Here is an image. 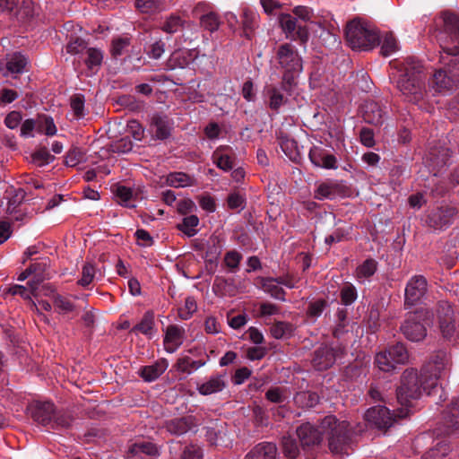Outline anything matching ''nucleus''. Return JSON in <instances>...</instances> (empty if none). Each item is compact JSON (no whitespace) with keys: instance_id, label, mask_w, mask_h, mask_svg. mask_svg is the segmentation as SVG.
I'll return each instance as SVG.
<instances>
[{"instance_id":"1","label":"nucleus","mask_w":459,"mask_h":459,"mask_svg":"<svg viewBox=\"0 0 459 459\" xmlns=\"http://www.w3.org/2000/svg\"><path fill=\"white\" fill-rule=\"evenodd\" d=\"M450 365V356L444 351L433 354L430 359L423 366L420 376L413 368L406 369L402 377L401 385L397 389V400L401 409L395 415L405 418L412 406V401L420 397L422 391L428 395H433L440 391V399L446 400L445 394L439 379L446 374Z\"/></svg>"},{"instance_id":"2","label":"nucleus","mask_w":459,"mask_h":459,"mask_svg":"<svg viewBox=\"0 0 459 459\" xmlns=\"http://www.w3.org/2000/svg\"><path fill=\"white\" fill-rule=\"evenodd\" d=\"M443 21L451 42L441 41L443 53L440 62L447 67V71L438 69L429 79V90L433 95L449 94L459 82L455 76V71L459 70V18L455 13H444Z\"/></svg>"},{"instance_id":"3","label":"nucleus","mask_w":459,"mask_h":459,"mask_svg":"<svg viewBox=\"0 0 459 459\" xmlns=\"http://www.w3.org/2000/svg\"><path fill=\"white\" fill-rule=\"evenodd\" d=\"M351 431L346 420H339L333 415L325 416L320 423V430L309 422L297 429V435L304 449L318 445L322 436L328 439V446L334 455H348L351 444Z\"/></svg>"},{"instance_id":"4","label":"nucleus","mask_w":459,"mask_h":459,"mask_svg":"<svg viewBox=\"0 0 459 459\" xmlns=\"http://www.w3.org/2000/svg\"><path fill=\"white\" fill-rule=\"evenodd\" d=\"M423 79L422 64L414 58H408L399 68L397 88L408 101L419 103L425 94Z\"/></svg>"},{"instance_id":"5","label":"nucleus","mask_w":459,"mask_h":459,"mask_svg":"<svg viewBox=\"0 0 459 459\" xmlns=\"http://www.w3.org/2000/svg\"><path fill=\"white\" fill-rule=\"evenodd\" d=\"M445 429H437V436H448L459 429V399H454L443 413ZM435 445L422 456V459H442L450 452V446L444 437H437Z\"/></svg>"},{"instance_id":"6","label":"nucleus","mask_w":459,"mask_h":459,"mask_svg":"<svg viewBox=\"0 0 459 459\" xmlns=\"http://www.w3.org/2000/svg\"><path fill=\"white\" fill-rule=\"evenodd\" d=\"M345 38L353 50L368 51L377 45L379 33L368 22L361 19H354L346 26Z\"/></svg>"},{"instance_id":"7","label":"nucleus","mask_w":459,"mask_h":459,"mask_svg":"<svg viewBox=\"0 0 459 459\" xmlns=\"http://www.w3.org/2000/svg\"><path fill=\"white\" fill-rule=\"evenodd\" d=\"M278 64L283 72V83L291 88L303 70L302 59L291 44H282L276 53Z\"/></svg>"},{"instance_id":"8","label":"nucleus","mask_w":459,"mask_h":459,"mask_svg":"<svg viewBox=\"0 0 459 459\" xmlns=\"http://www.w3.org/2000/svg\"><path fill=\"white\" fill-rule=\"evenodd\" d=\"M434 315L427 309L416 311L407 317L401 329L411 342H420L427 334L426 325L433 324Z\"/></svg>"},{"instance_id":"9","label":"nucleus","mask_w":459,"mask_h":459,"mask_svg":"<svg viewBox=\"0 0 459 459\" xmlns=\"http://www.w3.org/2000/svg\"><path fill=\"white\" fill-rule=\"evenodd\" d=\"M437 318L442 336L453 344H459V318L447 301L439 302Z\"/></svg>"},{"instance_id":"10","label":"nucleus","mask_w":459,"mask_h":459,"mask_svg":"<svg viewBox=\"0 0 459 459\" xmlns=\"http://www.w3.org/2000/svg\"><path fill=\"white\" fill-rule=\"evenodd\" d=\"M309 26L311 30L318 33V37L322 39L323 41H329V43L332 44L337 42L335 37L337 24L330 13H326L322 15L314 14V18Z\"/></svg>"},{"instance_id":"11","label":"nucleus","mask_w":459,"mask_h":459,"mask_svg":"<svg viewBox=\"0 0 459 459\" xmlns=\"http://www.w3.org/2000/svg\"><path fill=\"white\" fill-rule=\"evenodd\" d=\"M280 24L286 38L290 39H299L302 42H306L308 39V29L299 24L297 19L290 14H281Z\"/></svg>"},{"instance_id":"12","label":"nucleus","mask_w":459,"mask_h":459,"mask_svg":"<svg viewBox=\"0 0 459 459\" xmlns=\"http://www.w3.org/2000/svg\"><path fill=\"white\" fill-rule=\"evenodd\" d=\"M455 213L454 207L447 205L437 207L428 214L427 223L435 230H443L452 223Z\"/></svg>"},{"instance_id":"13","label":"nucleus","mask_w":459,"mask_h":459,"mask_svg":"<svg viewBox=\"0 0 459 459\" xmlns=\"http://www.w3.org/2000/svg\"><path fill=\"white\" fill-rule=\"evenodd\" d=\"M364 417L366 421L379 429L391 427L394 421V415L385 406H374L369 408Z\"/></svg>"},{"instance_id":"14","label":"nucleus","mask_w":459,"mask_h":459,"mask_svg":"<svg viewBox=\"0 0 459 459\" xmlns=\"http://www.w3.org/2000/svg\"><path fill=\"white\" fill-rule=\"evenodd\" d=\"M426 291L427 280L421 275L413 276L405 288V305H415L424 297Z\"/></svg>"},{"instance_id":"15","label":"nucleus","mask_w":459,"mask_h":459,"mask_svg":"<svg viewBox=\"0 0 459 459\" xmlns=\"http://www.w3.org/2000/svg\"><path fill=\"white\" fill-rule=\"evenodd\" d=\"M32 420L42 426H51L55 405L50 402H36L29 407Z\"/></svg>"},{"instance_id":"16","label":"nucleus","mask_w":459,"mask_h":459,"mask_svg":"<svg viewBox=\"0 0 459 459\" xmlns=\"http://www.w3.org/2000/svg\"><path fill=\"white\" fill-rule=\"evenodd\" d=\"M281 285H284L290 289L297 287L294 280L290 278L282 279L281 281L273 278L263 279L262 281L260 280V289H262L265 293L276 299L285 300L284 291Z\"/></svg>"},{"instance_id":"17","label":"nucleus","mask_w":459,"mask_h":459,"mask_svg":"<svg viewBox=\"0 0 459 459\" xmlns=\"http://www.w3.org/2000/svg\"><path fill=\"white\" fill-rule=\"evenodd\" d=\"M199 55L196 48L186 49L179 48L176 49L171 53L169 59L167 60L166 65L169 69L174 70L177 68H185L194 62Z\"/></svg>"},{"instance_id":"18","label":"nucleus","mask_w":459,"mask_h":459,"mask_svg":"<svg viewBox=\"0 0 459 459\" xmlns=\"http://www.w3.org/2000/svg\"><path fill=\"white\" fill-rule=\"evenodd\" d=\"M197 426L195 416L187 415L168 420L164 422L163 428L171 435L181 436Z\"/></svg>"},{"instance_id":"19","label":"nucleus","mask_w":459,"mask_h":459,"mask_svg":"<svg viewBox=\"0 0 459 459\" xmlns=\"http://www.w3.org/2000/svg\"><path fill=\"white\" fill-rule=\"evenodd\" d=\"M160 455L158 446L149 441H137L131 444L127 450V459L156 458Z\"/></svg>"},{"instance_id":"20","label":"nucleus","mask_w":459,"mask_h":459,"mask_svg":"<svg viewBox=\"0 0 459 459\" xmlns=\"http://www.w3.org/2000/svg\"><path fill=\"white\" fill-rule=\"evenodd\" d=\"M308 157L312 164L316 167L326 169L337 168L336 158L333 154L328 153L322 146L314 145L311 147Z\"/></svg>"},{"instance_id":"21","label":"nucleus","mask_w":459,"mask_h":459,"mask_svg":"<svg viewBox=\"0 0 459 459\" xmlns=\"http://www.w3.org/2000/svg\"><path fill=\"white\" fill-rule=\"evenodd\" d=\"M339 353L332 347L324 346L315 352L313 366L317 370L327 369L336 361Z\"/></svg>"},{"instance_id":"22","label":"nucleus","mask_w":459,"mask_h":459,"mask_svg":"<svg viewBox=\"0 0 459 459\" xmlns=\"http://www.w3.org/2000/svg\"><path fill=\"white\" fill-rule=\"evenodd\" d=\"M185 336V329L176 325L167 327L164 337L165 350L169 352H175L183 343Z\"/></svg>"},{"instance_id":"23","label":"nucleus","mask_w":459,"mask_h":459,"mask_svg":"<svg viewBox=\"0 0 459 459\" xmlns=\"http://www.w3.org/2000/svg\"><path fill=\"white\" fill-rule=\"evenodd\" d=\"M385 112L374 101L368 102L363 108V118L368 124L380 126L384 122Z\"/></svg>"},{"instance_id":"24","label":"nucleus","mask_w":459,"mask_h":459,"mask_svg":"<svg viewBox=\"0 0 459 459\" xmlns=\"http://www.w3.org/2000/svg\"><path fill=\"white\" fill-rule=\"evenodd\" d=\"M169 367L166 359H160L154 364L141 368L140 376L147 382L156 380Z\"/></svg>"},{"instance_id":"25","label":"nucleus","mask_w":459,"mask_h":459,"mask_svg":"<svg viewBox=\"0 0 459 459\" xmlns=\"http://www.w3.org/2000/svg\"><path fill=\"white\" fill-rule=\"evenodd\" d=\"M28 64L27 58L20 54L15 53L10 58H8L5 70L3 72L4 76H8L9 74H18L23 73L26 65Z\"/></svg>"},{"instance_id":"26","label":"nucleus","mask_w":459,"mask_h":459,"mask_svg":"<svg viewBox=\"0 0 459 459\" xmlns=\"http://www.w3.org/2000/svg\"><path fill=\"white\" fill-rule=\"evenodd\" d=\"M226 387V382L222 376L212 377L207 382L197 386L202 395H210L222 391Z\"/></svg>"},{"instance_id":"27","label":"nucleus","mask_w":459,"mask_h":459,"mask_svg":"<svg viewBox=\"0 0 459 459\" xmlns=\"http://www.w3.org/2000/svg\"><path fill=\"white\" fill-rule=\"evenodd\" d=\"M152 125L154 126L155 136L160 140L169 137L171 124L167 117L154 115L152 118Z\"/></svg>"},{"instance_id":"28","label":"nucleus","mask_w":459,"mask_h":459,"mask_svg":"<svg viewBox=\"0 0 459 459\" xmlns=\"http://www.w3.org/2000/svg\"><path fill=\"white\" fill-rule=\"evenodd\" d=\"M178 450L176 447H169V455L171 459H203V451L197 445L189 444L181 449L179 456H177Z\"/></svg>"},{"instance_id":"29","label":"nucleus","mask_w":459,"mask_h":459,"mask_svg":"<svg viewBox=\"0 0 459 459\" xmlns=\"http://www.w3.org/2000/svg\"><path fill=\"white\" fill-rule=\"evenodd\" d=\"M377 45L381 46V54L384 56H389L399 49V44L392 32H385L379 35Z\"/></svg>"},{"instance_id":"30","label":"nucleus","mask_w":459,"mask_h":459,"mask_svg":"<svg viewBox=\"0 0 459 459\" xmlns=\"http://www.w3.org/2000/svg\"><path fill=\"white\" fill-rule=\"evenodd\" d=\"M228 149L229 146H220L212 153L213 162L219 169L224 171L231 170L234 166L233 159L229 154L223 152L225 150Z\"/></svg>"},{"instance_id":"31","label":"nucleus","mask_w":459,"mask_h":459,"mask_svg":"<svg viewBox=\"0 0 459 459\" xmlns=\"http://www.w3.org/2000/svg\"><path fill=\"white\" fill-rule=\"evenodd\" d=\"M206 360L204 359L193 360L188 356H183L178 359L175 364V368L178 371L189 375L194 370H196L199 368L204 366Z\"/></svg>"},{"instance_id":"32","label":"nucleus","mask_w":459,"mask_h":459,"mask_svg":"<svg viewBox=\"0 0 459 459\" xmlns=\"http://www.w3.org/2000/svg\"><path fill=\"white\" fill-rule=\"evenodd\" d=\"M377 268V263L374 259H367L356 269V278L359 282L364 283L368 281Z\"/></svg>"},{"instance_id":"33","label":"nucleus","mask_w":459,"mask_h":459,"mask_svg":"<svg viewBox=\"0 0 459 459\" xmlns=\"http://www.w3.org/2000/svg\"><path fill=\"white\" fill-rule=\"evenodd\" d=\"M84 55L85 58L83 61L87 68L90 70L99 69L103 60L102 51L96 48H88Z\"/></svg>"},{"instance_id":"34","label":"nucleus","mask_w":459,"mask_h":459,"mask_svg":"<svg viewBox=\"0 0 459 459\" xmlns=\"http://www.w3.org/2000/svg\"><path fill=\"white\" fill-rule=\"evenodd\" d=\"M385 351L391 356V359L394 362L395 366L406 363L409 359L408 351L404 345L402 343L390 346Z\"/></svg>"},{"instance_id":"35","label":"nucleus","mask_w":459,"mask_h":459,"mask_svg":"<svg viewBox=\"0 0 459 459\" xmlns=\"http://www.w3.org/2000/svg\"><path fill=\"white\" fill-rule=\"evenodd\" d=\"M199 224V219L196 215H189L183 219L177 228L187 237H193L197 233L196 227Z\"/></svg>"},{"instance_id":"36","label":"nucleus","mask_w":459,"mask_h":459,"mask_svg":"<svg viewBox=\"0 0 459 459\" xmlns=\"http://www.w3.org/2000/svg\"><path fill=\"white\" fill-rule=\"evenodd\" d=\"M375 363L377 367L384 372H392L396 368L386 351H381L376 355Z\"/></svg>"},{"instance_id":"37","label":"nucleus","mask_w":459,"mask_h":459,"mask_svg":"<svg viewBox=\"0 0 459 459\" xmlns=\"http://www.w3.org/2000/svg\"><path fill=\"white\" fill-rule=\"evenodd\" d=\"M167 184L173 187H184L192 184L191 178L182 172L170 173L167 177Z\"/></svg>"},{"instance_id":"38","label":"nucleus","mask_w":459,"mask_h":459,"mask_svg":"<svg viewBox=\"0 0 459 459\" xmlns=\"http://www.w3.org/2000/svg\"><path fill=\"white\" fill-rule=\"evenodd\" d=\"M52 300L54 307L58 310L59 313L67 314L74 310L75 307L74 303L67 297H64L59 294H54Z\"/></svg>"},{"instance_id":"39","label":"nucleus","mask_w":459,"mask_h":459,"mask_svg":"<svg viewBox=\"0 0 459 459\" xmlns=\"http://www.w3.org/2000/svg\"><path fill=\"white\" fill-rule=\"evenodd\" d=\"M336 186L332 183H322L318 186L315 197L319 200L333 199L336 195Z\"/></svg>"},{"instance_id":"40","label":"nucleus","mask_w":459,"mask_h":459,"mask_svg":"<svg viewBox=\"0 0 459 459\" xmlns=\"http://www.w3.org/2000/svg\"><path fill=\"white\" fill-rule=\"evenodd\" d=\"M15 14L17 18L24 22L34 15V3L32 0H22V4L17 8Z\"/></svg>"},{"instance_id":"41","label":"nucleus","mask_w":459,"mask_h":459,"mask_svg":"<svg viewBox=\"0 0 459 459\" xmlns=\"http://www.w3.org/2000/svg\"><path fill=\"white\" fill-rule=\"evenodd\" d=\"M154 325V315L152 312H146L141 322L137 324L134 330L141 332L143 334H151Z\"/></svg>"},{"instance_id":"42","label":"nucleus","mask_w":459,"mask_h":459,"mask_svg":"<svg viewBox=\"0 0 459 459\" xmlns=\"http://www.w3.org/2000/svg\"><path fill=\"white\" fill-rule=\"evenodd\" d=\"M293 326L290 324L285 322H277L271 328V333L273 337L280 339L285 338L291 334Z\"/></svg>"},{"instance_id":"43","label":"nucleus","mask_w":459,"mask_h":459,"mask_svg":"<svg viewBox=\"0 0 459 459\" xmlns=\"http://www.w3.org/2000/svg\"><path fill=\"white\" fill-rule=\"evenodd\" d=\"M115 194L118 204L126 207H134V205L129 204V201L133 196V192L130 187L117 186Z\"/></svg>"},{"instance_id":"44","label":"nucleus","mask_w":459,"mask_h":459,"mask_svg":"<svg viewBox=\"0 0 459 459\" xmlns=\"http://www.w3.org/2000/svg\"><path fill=\"white\" fill-rule=\"evenodd\" d=\"M200 23L203 28L211 32L217 30L220 25L218 15L214 13L203 15L200 19Z\"/></svg>"},{"instance_id":"45","label":"nucleus","mask_w":459,"mask_h":459,"mask_svg":"<svg viewBox=\"0 0 459 459\" xmlns=\"http://www.w3.org/2000/svg\"><path fill=\"white\" fill-rule=\"evenodd\" d=\"M197 305L193 297H187L185 299L184 307L178 309V316L183 320L189 319L192 315L196 311Z\"/></svg>"},{"instance_id":"46","label":"nucleus","mask_w":459,"mask_h":459,"mask_svg":"<svg viewBox=\"0 0 459 459\" xmlns=\"http://www.w3.org/2000/svg\"><path fill=\"white\" fill-rule=\"evenodd\" d=\"M184 22L179 16L171 15L161 26V30L166 33H175L181 27H183Z\"/></svg>"},{"instance_id":"47","label":"nucleus","mask_w":459,"mask_h":459,"mask_svg":"<svg viewBox=\"0 0 459 459\" xmlns=\"http://www.w3.org/2000/svg\"><path fill=\"white\" fill-rule=\"evenodd\" d=\"M357 296L356 288L351 283L344 285L341 290V300L345 306L352 304L356 300Z\"/></svg>"},{"instance_id":"48","label":"nucleus","mask_w":459,"mask_h":459,"mask_svg":"<svg viewBox=\"0 0 459 459\" xmlns=\"http://www.w3.org/2000/svg\"><path fill=\"white\" fill-rule=\"evenodd\" d=\"M292 13L296 19H299L304 22H308L309 24L311 23L315 14L310 7L304 5L295 6L292 9Z\"/></svg>"},{"instance_id":"49","label":"nucleus","mask_w":459,"mask_h":459,"mask_svg":"<svg viewBox=\"0 0 459 459\" xmlns=\"http://www.w3.org/2000/svg\"><path fill=\"white\" fill-rule=\"evenodd\" d=\"M73 420H74V419L69 413H67V412H57L56 413L55 411L53 420L51 423V428L52 429L58 428V427L68 428L72 424Z\"/></svg>"},{"instance_id":"50","label":"nucleus","mask_w":459,"mask_h":459,"mask_svg":"<svg viewBox=\"0 0 459 459\" xmlns=\"http://www.w3.org/2000/svg\"><path fill=\"white\" fill-rule=\"evenodd\" d=\"M165 52V42L162 39H158L152 43L148 49L146 50V54L150 58L159 59Z\"/></svg>"},{"instance_id":"51","label":"nucleus","mask_w":459,"mask_h":459,"mask_svg":"<svg viewBox=\"0 0 459 459\" xmlns=\"http://www.w3.org/2000/svg\"><path fill=\"white\" fill-rule=\"evenodd\" d=\"M281 148L290 159L296 158L299 154L298 143L293 139L282 138L281 140Z\"/></svg>"},{"instance_id":"52","label":"nucleus","mask_w":459,"mask_h":459,"mask_svg":"<svg viewBox=\"0 0 459 459\" xmlns=\"http://www.w3.org/2000/svg\"><path fill=\"white\" fill-rule=\"evenodd\" d=\"M38 127H41V117L36 121L32 118L26 119L22 122L21 126V135L23 137L32 136V131Z\"/></svg>"},{"instance_id":"53","label":"nucleus","mask_w":459,"mask_h":459,"mask_svg":"<svg viewBox=\"0 0 459 459\" xmlns=\"http://www.w3.org/2000/svg\"><path fill=\"white\" fill-rule=\"evenodd\" d=\"M87 48V43L79 38L75 39L74 40H71L66 45L67 53L72 55L84 54Z\"/></svg>"},{"instance_id":"54","label":"nucleus","mask_w":459,"mask_h":459,"mask_svg":"<svg viewBox=\"0 0 459 459\" xmlns=\"http://www.w3.org/2000/svg\"><path fill=\"white\" fill-rule=\"evenodd\" d=\"M32 159L39 166H43L52 162L55 157L48 152L46 147H42L32 154Z\"/></svg>"},{"instance_id":"55","label":"nucleus","mask_w":459,"mask_h":459,"mask_svg":"<svg viewBox=\"0 0 459 459\" xmlns=\"http://www.w3.org/2000/svg\"><path fill=\"white\" fill-rule=\"evenodd\" d=\"M95 276V268L94 266L87 263L83 265L82 271V277L78 281V283L83 287L88 286L94 279Z\"/></svg>"},{"instance_id":"56","label":"nucleus","mask_w":459,"mask_h":459,"mask_svg":"<svg viewBox=\"0 0 459 459\" xmlns=\"http://www.w3.org/2000/svg\"><path fill=\"white\" fill-rule=\"evenodd\" d=\"M304 400H307L303 405L307 407L315 406L318 401L319 396L316 393L302 392L296 395L295 401L297 403H302Z\"/></svg>"},{"instance_id":"57","label":"nucleus","mask_w":459,"mask_h":459,"mask_svg":"<svg viewBox=\"0 0 459 459\" xmlns=\"http://www.w3.org/2000/svg\"><path fill=\"white\" fill-rule=\"evenodd\" d=\"M130 45L128 38H117L113 39L111 45V54L117 57L124 53V50Z\"/></svg>"},{"instance_id":"58","label":"nucleus","mask_w":459,"mask_h":459,"mask_svg":"<svg viewBox=\"0 0 459 459\" xmlns=\"http://www.w3.org/2000/svg\"><path fill=\"white\" fill-rule=\"evenodd\" d=\"M84 96L82 94H74L71 98L70 105L77 117L83 116L84 111Z\"/></svg>"},{"instance_id":"59","label":"nucleus","mask_w":459,"mask_h":459,"mask_svg":"<svg viewBox=\"0 0 459 459\" xmlns=\"http://www.w3.org/2000/svg\"><path fill=\"white\" fill-rule=\"evenodd\" d=\"M277 448L273 443H260V459H275Z\"/></svg>"},{"instance_id":"60","label":"nucleus","mask_w":459,"mask_h":459,"mask_svg":"<svg viewBox=\"0 0 459 459\" xmlns=\"http://www.w3.org/2000/svg\"><path fill=\"white\" fill-rule=\"evenodd\" d=\"M82 160V152L78 148L71 149L65 158V164L68 167H74Z\"/></svg>"},{"instance_id":"61","label":"nucleus","mask_w":459,"mask_h":459,"mask_svg":"<svg viewBox=\"0 0 459 459\" xmlns=\"http://www.w3.org/2000/svg\"><path fill=\"white\" fill-rule=\"evenodd\" d=\"M22 120V113L20 111L13 110L6 115L4 123L9 129H15L19 126Z\"/></svg>"},{"instance_id":"62","label":"nucleus","mask_w":459,"mask_h":459,"mask_svg":"<svg viewBox=\"0 0 459 459\" xmlns=\"http://www.w3.org/2000/svg\"><path fill=\"white\" fill-rule=\"evenodd\" d=\"M39 131L44 132L48 136L55 135L56 134V127L53 118L46 116L41 117V127L39 128Z\"/></svg>"},{"instance_id":"63","label":"nucleus","mask_w":459,"mask_h":459,"mask_svg":"<svg viewBox=\"0 0 459 459\" xmlns=\"http://www.w3.org/2000/svg\"><path fill=\"white\" fill-rule=\"evenodd\" d=\"M160 0H135L136 7L142 13H150L156 10L159 6Z\"/></svg>"},{"instance_id":"64","label":"nucleus","mask_w":459,"mask_h":459,"mask_svg":"<svg viewBox=\"0 0 459 459\" xmlns=\"http://www.w3.org/2000/svg\"><path fill=\"white\" fill-rule=\"evenodd\" d=\"M240 260L241 255L237 251H230L226 253L224 256V263L226 266L231 270H234L238 267Z\"/></svg>"}]
</instances>
